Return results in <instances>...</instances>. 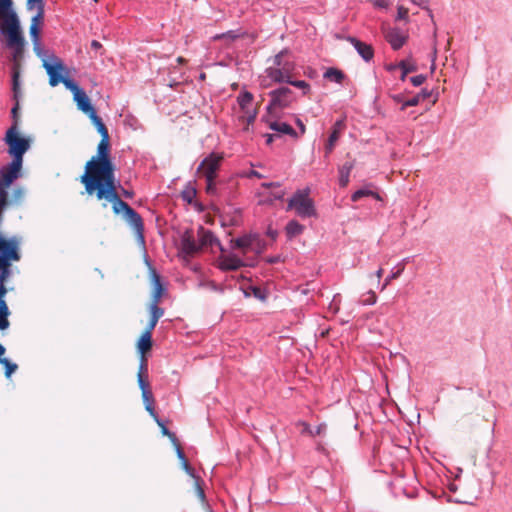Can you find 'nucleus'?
<instances>
[{"mask_svg":"<svg viewBox=\"0 0 512 512\" xmlns=\"http://www.w3.org/2000/svg\"><path fill=\"white\" fill-rule=\"evenodd\" d=\"M114 164L110 157L109 137H101L97 156H93L85 166L81 182L89 195L97 194L102 189H109L115 184Z\"/></svg>","mask_w":512,"mask_h":512,"instance_id":"1","label":"nucleus"},{"mask_svg":"<svg viewBox=\"0 0 512 512\" xmlns=\"http://www.w3.org/2000/svg\"><path fill=\"white\" fill-rule=\"evenodd\" d=\"M96 197L99 200L105 199L111 202L115 214L123 213L124 220L134 230L138 241L142 244L145 243L144 223L141 215L119 197L116 186L100 190L97 192Z\"/></svg>","mask_w":512,"mask_h":512,"instance_id":"2","label":"nucleus"},{"mask_svg":"<svg viewBox=\"0 0 512 512\" xmlns=\"http://www.w3.org/2000/svg\"><path fill=\"white\" fill-rule=\"evenodd\" d=\"M223 157L217 153H211L200 163L197 172H201L206 180V193L210 196L229 199L233 196L231 189H226L222 180L216 181Z\"/></svg>","mask_w":512,"mask_h":512,"instance_id":"3","label":"nucleus"},{"mask_svg":"<svg viewBox=\"0 0 512 512\" xmlns=\"http://www.w3.org/2000/svg\"><path fill=\"white\" fill-rule=\"evenodd\" d=\"M0 32L7 38V46L13 50L12 60L17 63L23 56L25 39L21 32L20 21L16 11L0 15Z\"/></svg>","mask_w":512,"mask_h":512,"instance_id":"4","label":"nucleus"},{"mask_svg":"<svg viewBox=\"0 0 512 512\" xmlns=\"http://www.w3.org/2000/svg\"><path fill=\"white\" fill-rule=\"evenodd\" d=\"M290 54L289 49H282L273 58L274 66L268 67L265 72L268 78L275 83H287L293 78L296 64L293 60L286 58Z\"/></svg>","mask_w":512,"mask_h":512,"instance_id":"5","label":"nucleus"},{"mask_svg":"<svg viewBox=\"0 0 512 512\" xmlns=\"http://www.w3.org/2000/svg\"><path fill=\"white\" fill-rule=\"evenodd\" d=\"M310 189H298L288 200L286 210H294L302 219L317 217V210L313 199L309 197Z\"/></svg>","mask_w":512,"mask_h":512,"instance_id":"6","label":"nucleus"},{"mask_svg":"<svg viewBox=\"0 0 512 512\" xmlns=\"http://www.w3.org/2000/svg\"><path fill=\"white\" fill-rule=\"evenodd\" d=\"M4 142L8 146V154L12 157V160L23 163L24 154L30 149V140L21 137L18 129L11 126L6 131Z\"/></svg>","mask_w":512,"mask_h":512,"instance_id":"7","label":"nucleus"},{"mask_svg":"<svg viewBox=\"0 0 512 512\" xmlns=\"http://www.w3.org/2000/svg\"><path fill=\"white\" fill-rule=\"evenodd\" d=\"M269 103L267 105V111L272 114L277 110H283L290 107L294 102L295 97L293 91L282 86L269 92Z\"/></svg>","mask_w":512,"mask_h":512,"instance_id":"8","label":"nucleus"},{"mask_svg":"<svg viewBox=\"0 0 512 512\" xmlns=\"http://www.w3.org/2000/svg\"><path fill=\"white\" fill-rule=\"evenodd\" d=\"M20 258L18 240L16 238L5 239L0 234V264L19 261Z\"/></svg>","mask_w":512,"mask_h":512,"instance_id":"9","label":"nucleus"},{"mask_svg":"<svg viewBox=\"0 0 512 512\" xmlns=\"http://www.w3.org/2000/svg\"><path fill=\"white\" fill-rule=\"evenodd\" d=\"M23 163L11 160L10 163L0 168V183L11 186L15 180L21 177Z\"/></svg>","mask_w":512,"mask_h":512,"instance_id":"10","label":"nucleus"},{"mask_svg":"<svg viewBox=\"0 0 512 512\" xmlns=\"http://www.w3.org/2000/svg\"><path fill=\"white\" fill-rule=\"evenodd\" d=\"M384 37L395 51L401 49L408 40V34L398 27L387 29Z\"/></svg>","mask_w":512,"mask_h":512,"instance_id":"11","label":"nucleus"},{"mask_svg":"<svg viewBox=\"0 0 512 512\" xmlns=\"http://www.w3.org/2000/svg\"><path fill=\"white\" fill-rule=\"evenodd\" d=\"M43 67L46 69V72L49 75V84L52 87L57 86L59 83H63L65 77L61 75V72L65 69V67L62 61L57 60L54 64H51L48 61L43 60Z\"/></svg>","mask_w":512,"mask_h":512,"instance_id":"12","label":"nucleus"},{"mask_svg":"<svg viewBox=\"0 0 512 512\" xmlns=\"http://www.w3.org/2000/svg\"><path fill=\"white\" fill-rule=\"evenodd\" d=\"M345 128V121L344 119H338L334 123L332 127V131L328 137V140L325 144V157H329V155L332 153V151L335 148L336 142L338 141L342 131Z\"/></svg>","mask_w":512,"mask_h":512,"instance_id":"13","label":"nucleus"},{"mask_svg":"<svg viewBox=\"0 0 512 512\" xmlns=\"http://www.w3.org/2000/svg\"><path fill=\"white\" fill-rule=\"evenodd\" d=\"M347 40L353 45L357 53L364 61L369 62L373 59L374 49L370 44H367L352 36H349Z\"/></svg>","mask_w":512,"mask_h":512,"instance_id":"14","label":"nucleus"},{"mask_svg":"<svg viewBox=\"0 0 512 512\" xmlns=\"http://www.w3.org/2000/svg\"><path fill=\"white\" fill-rule=\"evenodd\" d=\"M12 80H11V91H12V101L13 102H19L21 101L23 97V91L21 88V81H20V71L17 64H14L12 67Z\"/></svg>","mask_w":512,"mask_h":512,"instance_id":"15","label":"nucleus"},{"mask_svg":"<svg viewBox=\"0 0 512 512\" xmlns=\"http://www.w3.org/2000/svg\"><path fill=\"white\" fill-rule=\"evenodd\" d=\"M243 266V260L236 255L221 256L219 259V268L223 271H236Z\"/></svg>","mask_w":512,"mask_h":512,"instance_id":"16","label":"nucleus"},{"mask_svg":"<svg viewBox=\"0 0 512 512\" xmlns=\"http://www.w3.org/2000/svg\"><path fill=\"white\" fill-rule=\"evenodd\" d=\"M73 98L76 102L77 108L83 113L87 114L88 116H90L92 113L96 111L91 103L90 98L84 90L76 94Z\"/></svg>","mask_w":512,"mask_h":512,"instance_id":"17","label":"nucleus"},{"mask_svg":"<svg viewBox=\"0 0 512 512\" xmlns=\"http://www.w3.org/2000/svg\"><path fill=\"white\" fill-rule=\"evenodd\" d=\"M151 278L153 285L152 301L160 302V299L165 291L161 283V277L155 269L151 268Z\"/></svg>","mask_w":512,"mask_h":512,"instance_id":"18","label":"nucleus"},{"mask_svg":"<svg viewBox=\"0 0 512 512\" xmlns=\"http://www.w3.org/2000/svg\"><path fill=\"white\" fill-rule=\"evenodd\" d=\"M201 246L196 243L191 236H184L181 239V252L187 256H192L199 252Z\"/></svg>","mask_w":512,"mask_h":512,"instance_id":"19","label":"nucleus"},{"mask_svg":"<svg viewBox=\"0 0 512 512\" xmlns=\"http://www.w3.org/2000/svg\"><path fill=\"white\" fill-rule=\"evenodd\" d=\"M354 168V162L353 161H347L342 166L339 167L338 173H339V186L344 188L348 185L350 181V173L352 169Z\"/></svg>","mask_w":512,"mask_h":512,"instance_id":"20","label":"nucleus"},{"mask_svg":"<svg viewBox=\"0 0 512 512\" xmlns=\"http://www.w3.org/2000/svg\"><path fill=\"white\" fill-rule=\"evenodd\" d=\"M200 246L201 248L207 246H217L221 251H224V248L222 247L220 240L214 235L213 232L209 230L203 231L200 237Z\"/></svg>","mask_w":512,"mask_h":512,"instance_id":"21","label":"nucleus"},{"mask_svg":"<svg viewBox=\"0 0 512 512\" xmlns=\"http://www.w3.org/2000/svg\"><path fill=\"white\" fill-rule=\"evenodd\" d=\"M305 230V226L299 223L297 220H290L285 226V233L288 240L301 235Z\"/></svg>","mask_w":512,"mask_h":512,"instance_id":"22","label":"nucleus"},{"mask_svg":"<svg viewBox=\"0 0 512 512\" xmlns=\"http://www.w3.org/2000/svg\"><path fill=\"white\" fill-rule=\"evenodd\" d=\"M269 128L281 134L289 135L291 137H297L295 129L285 122L273 121L269 124Z\"/></svg>","mask_w":512,"mask_h":512,"instance_id":"23","label":"nucleus"},{"mask_svg":"<svg viewBox=\"0 0 512 512\" xmlns=\"http://www.w3.org/2000/svg\"><path fill=\"white\" fill-rule=\"evenodd\" d=\"M255 239H256V235H252V234L243 235L241 237L231 240L232 247L238 248L241 250L249 249L252 246Z\"/></svg>","mask_w":512,"mask_h":512,"instance_id":"24","label":"nucleus"},{"mask_svg":"<svg viewBox=\"0 0 512 512\" xmlns=\"http://www.w3.org/2000/svg\"><path fill=\"white\" fill-rule=\"evenodd\" d=\"M363 197H373V198H375L376 200H379V201H381V200H382L381 196H380L377 192H375V191H373V190L369 189L368 187H364V188H361V189L356 190V191L351 195V200H352L353 202H357V201H359L360 199H362Z\"/></svg>","mask_w":512,"mask_h":512,"instance_id":"25","label":"nucleus"},{"mask_svg":"<svg viewBox=\"0 0 512 512\" xmlns=\"http://www.w3.org/2000/svg\"><path fill=\"white\" fill-rule=\"evenodd\" d=\"M323 77L331 82L341 84L346 75L341 70L331 67L324 72Z\"/></svg>","mask_w":512,"mask_h":512,"instance_id":"26","label":"nucleus"},{"mask_svg":"<svg viewBox=\"0 0 512 512\" xmlns=\"http://www.w3.org/2000/svg\"><path fill=\"white\" fill-rule=\"evenodd\" d=\"M89 118L93 122V124L96 126L97 131L101 135V137H109V132L105 124L103 123L102 119L97 115V112L95 111L92 113Z\"/></svg>","mask_w":512,"mask_h":512,"instance_id":"27","label":"nucleus"},{"mask_svg":"<svg viewBox=\"0 0 512 512\" xmlns=\"http://www.w3.org/2000/svg\"><path fill=\"white\" fill-rule=\"evenodd\" d=\"M152 347V334L145 331L138 341V348L141 353H145Z\"/></svg>","mask_w":512,"mask_h":512,"instance_id":"28","label":"nucleus"},{"mask_svg":"<svg viewBox=\"0 0 512 512\" xmlns=\"http://www.w3.org/2000/svg\"><path fill=\"white\" fill-rule=\"evenodd\" d=\"M196 195H197V190L190 182L186 185L185 189L181 192L182 200L188 204L193 203Z\"/></svg>","mask_w":512,"mask_h":512,"instance_id":"29","label":"nucleus"},{"mask_svg":"<svg viewBox=\"0 0 512 512\" xmlns=\"http://www.w3.org/2000/svg\"><path fill=\"white\" fill-rule=\"evenodd\" d=\"M421 101H424L426 99H429V98H432V103L434 104L438 98H439V92L437 89H427V88H423L419 93H418Z\"/></svg>","mask_w":512,"mask_h":512,"instance_id":"30","label":"nucleus"},{"mask_svg":"<svg viewBox=\"0 0 512 512\" xmlns=\"http://www.w3.org/2000/svg\"><path fill=\"white\" fill-rule=\"evenodd\" d=\"M287 84H290L293 87L300 89L303 95L309 94L311 90L310 84L304 80H294L293 78H291L290 80H288Z\"/></svg>","mask_w":512,"mask_h":512,"instance_id":"31","label":"nucleus"},{"mask_svg":"<svg viewBox=\"0 0 512 512\" xmlns=\"http://www.w3.org/2000/svg\"><path fill=\"white\" fill-rule=\"evenodd\" d=\"M252 100L253 95L248 91L240 93L237 97L238 104L242 109H246L251 104Z\"/></svg>","mask_w":512,"mask_h":512,"instance_id":"32","label":"nucleus"},{"mask_svg":"<svg viewBox=\"0 0 512 512\" xmlns=\"http://www.w3.org/2000/svg\"><path fill=\"white\" fill-rule=\"evenodd\" d=\"M63 84L66 87V89L70 90L73 93V97L76 94L83 91V89L79 87L78 83L69 77H65V79L63 80Z\"/></svg>","mask_w":512,"mask_h":512,"instance_id":"33","label":"nucleus"},{"mask_svg":"<svg viewBox=\"0 0 512 512\" xmlns=\"http://www.w3.org/2000/svg\"><path fill=\"white\" fill-rule=\"evenodd\" d=\"M11 263L0 264V283L5 284L12 275Z\"/></svg>","mask_w":512,"mask_h":512,"instance_id":"34","label":"nucleus"},{"mask_svg":"<svg viewBox=\"0 0 512 512\" xmlns=\"http://www.w3.org/2000/svg\"><path fill=\"white\" fill-rule=\"evenodd\" d=\"M143 370H147V363H146L145 359H142V361L140 363V372L138 374V384H139L141 391L149 389V383L142 376Z\"/></svg>","mask_w":512,"mask_h":512,"instance_id":"35","label":"nucleus"},{"mask_svg":"<svg viewBox=\"0 0 512 512\" xmlns=\"http://www.w3.org/2000/svg\"><path fill=\"white\" fill-rule=\"evenodd\" d=\"M151 317L158 320L164 315V309L159 307V302L152 301L150 305Z\"/></svg>","mask_w":512,"mask_h":512,"instance_id":"36","label":"nucleus"},{"mask_svg":"<svg viewBox=\"0 0 512 512\" xmlns=\"http://www.w3.org/2000/svg\"><path fill=\"white\" fill-rule=\"evenodd\" d=\"M19 111H20V103L14 102V105L11 109V118H12L11 126H15V129H18V126H19Z\"/></svg>","mask_w":512,"mask_h":512,"instance_id":"37","label":"nucleus"},{"mask_svg":"<svg viewBox=\"0 0 512 512\" xmlns=\"http://www.w3.org/2000/svg\"><path fill=\"white\" fill-rule=\"evenodd\" d=\"M377 296L374 291L370 290L360 299L361 305H373L376 303Z\"/></svg>","mask_w":512,"mask_h":512,"instance_id":"38","label":"nucleus"},{"mask_svg":"<svg viewBox=\"0 0 512 512\" xmlns=\"http://www.w3.org/2000/svg\"><path fill=\"white\" fill-rule=\"evenodd\" d=\"M12 11H16L13 0H0V15Z\"/></svg>","mask_w":512,"mask_h":512,"instance_id":"39","label":"nucleus"},{"mask_svg":"<svg viewBox=\"0 0 512 512\" xmlns=\"http://www.w3.org/2000/svg\"><path fill=\"white\" fill-rule=\"evenodd\" d=\"M0 364L5 367L6 377H10L11 374L14 373L18 368L17 364L10 362L7 358L3 359Z\"/></svg>","mask_w":512,"mask_h":512,"instance_id":"40","label":"nucleus"},{"mask_svg":"<svg viewBox=\"0 0 512 512\" xmlns=\"http://www.w3.org/2000/svg\"><path fill=\"white\" fill-rule=\"evenodd\" d=\"M421 101L420 97L418 94H416L415 96L405 100L403 102V105H401V110L404 111L407 107H412V106H417Z\"/></svg>","mask_w":512,"mask_h":512,"instance_id":"41","label":"nucleus"},{"mask_svg":"<svg viewBox=\"0 0 512 512\" xmlns=\"http://www.w3.org/2000/svg\"><path fill=\"white\" fill-rule=\"evenodd\" d=\"M341 296L340 294H335L332 301L329 304V310L336 314L340 309Z\"/></svg>","mask_w":512,"mask_h":512,"instance_id":"42","label":"nucleus"},{"mask_svg":"<svg viewBox=\"0 0 512 512\" xmlns=\"http://www.w3.org/2000/svg\"><path fill=\"white\" fill-rule=\"evenodd\" d=\"M35 9L37 10V13L35 16L32 17L31 24H35V26H39L44 19L45 7L35 8Z\"/></svg>","mask_w":512,"mask_h":512,"instance_id":"43","label":"nucleus"},{"mask_svg":"<svg viewBox=\"0 0 512 512\" xmlns=\"http://www.w3.org/2000/svg\"><path fill=\"white\" fill-rule=\"evenodd\" d=\"M251 290H252V294H253V296H254L255 298H257V299H259V300H261V301H265V300H266V298H267V294H266V292H265L263 289H261L260 287L253 286V287L251 288Z\"/></svg>","mask_w":512,"mask_h":512,"instance_id":"44","label":"nucleus"},{"mask_svg":"<svg viewBox=\"0 0 512 512\" xmlns=\"http://www.w3.org/2000/svg\"><path fill=\"white\" fill-rule=\"evenodd\" d=\"M238 177H241V178H263V175L261 173H259L258 171L256 170H249V171H243V172H240L238 174Z\"/></svg>","mask_w":512,"mask_h":512,"instance_id":"45","label":"nucleus"},{"mask_svg":"<svg viewBox=\"0 0 512 512\" xmlns=\"http://www.w3.org/2000/svg\"><path fill=\"white\" fill-rule=\"evenodd\" d=\"M397 66H400V70H405L407 68H413V72L417 70L416 64L412 63L410 58L401 60L399 63H397Z\"/></svg>","mask_w":512,"mask_h":512,"instance_id":"46","label":"nucleus"},{"mask_svg":"<svg viewBox=\"0 0 512 512\" xmlns=\"http://www.w3.org/2000/svg\"><path fill=\"white\" fill-rule=\"evenodd\" d=\"M26 5L28 10H33L34 8L45 7V2L44 0H26Z\"/></svg>","mask_w":512,"mask_h":512,"instance_id":"47","label":"nucleus"},{"mask_svg":"<svg viewBox=\"0 0 512 512\" xmlns=\"http://www.w3.org/2000/svg\"><path fill=\"white\" fill-rule=\"evenodd\" d=\"M29 32H30V36H31L32 42H36V41H38L40 39V28H39V26H35V24H31Z\"/></svg>","mask_w":512,"mask_h":512,"instance_id":"48","label":"nucleus"},{"mask_svg":"<svg viewBox=\"0 0 512 512\" xmlns=\"http://www.w3.org/2000/svg\"><path fill=\"white\" fill-rule=\"evenodd\" d=\"M425 80H426V76L423 74H419V75L410 77V82L415 87L421 86L425 82Z\"/></svg>","mask_w":512,"mask_h":512,"instance_id":"49","label":"nucleus"},{"mask_svg":"<svg viewBox=\"0 0 512 512\" xmlns=\"http://www.w3.org/2000/svg\"><path fill=\"white\" fill-rule=\"evenodd\" d=\"M374 7L386 9L390 6L391 0H370Z\"/></svg>","mask_w":512,"mask_h":512,"instance_id":"50","label":"nucleus"},{"mask_svg":"<svg viewBox=\"0 0 512 512\" xmlns=\"http://www.w3.org/2000/svg\"><path fill=\"white\" fill-rule=\"evenodd\" d=\"M408 18V9L404 6H398L397 8V20H406Z\"/></svg>","mask_w":512,"mask_h":512,"instance_id":"51","label":"nucleus"},{"mask_svg":"<svg viewBox=\"0 0 512 512\" xmlns=\"http://www.w3.org/2000/svg\"><path fill=\"white\" fill-rule=\"evenodd\" d=\"M403 271V268L401 269H398L397 271H393L386 279H385V282L382 286V290L388 285V283L392 280V279H396L398 278L401 273Z\"/></svg>","mask_w":512,"mask_h":512,"instance_id":"52","label":"nucleus"},{"mask_svg":"<svg viewBox=\"0 0 512 512\" xmlns=\"http://www.w3.org/2000/svg\"><path fill=\"white\" fill-rule=\"evenodd\" d=\"M161 430L164 435H167L170 438V440L172 441L173 444H177L178 439H177L175 433L170 432L169 429L166 427V425H162Z\"/></svg>","mask_w":512,"mask_h":512,"instance_id":"53","label":"nucleus"},{"mask_svg":"<svg viewBox=\"0 0 512 512\" xmlns=\"http://www.w3.org/2000/svg\"><path fill=\"white\" fill-rule=\"evenodd\" d=\"M33 48H34V52L36 53L37 56L39 57H43L44 56V50L43 48L41 47V42H40V39L36 42H33Z\"/></svg>","mask_w":512,"mask_h":512,"instance_id":"54","label":"nucleus"},{"mask_svg":"<svg viewBox=\"0 0 512 512\" xmlns=\"http://www.w3.org/2000/svg\"><path fill=\"white\" fill-rule=\"evenodd\" d=\"M182 467L185 470L187 474H189L192 477H195V470L194 468L189 464L188 460L182 462Z\"/></svg>","mask_w":512,"mask_h":512,"instance_id":"55","label":"nucleus"},{"mask_svg":"<svg viewBox=\"0 0 512 512\" xmlns=\"http://www.w3.org/2000/svg\"><path fill=\"white\" fill-rule=\"evenodd\" d=\"M10 322L8 317L0 313V330H5L9 327Z\"/></svg>","mask_w":512,"mask_h":512,"instance_id":"56","label":"nucleus"},{"mask_svg":"<svg viewBox=\"0 0 512 512\" xmlns=\"http://www.w3.org/2000/svg\"><path fill=\"white\" fill-rule=\"evenodd\" d=\"M175 447H176V453H177V457L181 460V462H184L187 460L186 456H185V453L184 451L182 450L179 442L177 441V444H174Z\"/></svg>","mask_w":512,"mask_h":512,"instance_id":"57","label":"nucleus"},{"mask_svg":"<svg viewBox=\"0 0 512 512\" xmlns=\"http://www.w3.org/2000/svg\"><path fill=\"white\" fill-rule=\"evenodd\" d=\"M0 313H2L3 315L5 316H9L10 314V311H9V308L7 306V303L4 299H0Z\"/></svg>","mask_w":512,"mask_h":512,"instance_id":"58","label":"nucleus"},{"mask_svg":"<svg viewBox=\"0 0 512 512\" xmlns=\"http://www.w3.org/2000/svg\"><path fill=\"white\" fill-rule=\"evenodd\" d=\"M24 196V190L22 188H17L13 191V198L15 201H20Z\"/></svg>","mask_w":512,"mask_h":512,"instance_id":"59","label":"nucleus"},{"mask_svg":"<svg viewBox=\"0 0 512 512\" xmlns=\"http://www.w3.org/2000/svg\"><path fill=\"white\" fill-rule=\"evenodd\" d=\"M327 429V425L325 423L319 424L314 432H311L312 435H320L324 433Z\"/></svg>","mask_w":512,"mask_h":512,"instance_id":"60","label":"nucleus"},{"mask_svg":"<svg viewBox=\"0 0 512 512\" xmlns=\"http://www.w3.org/2000/svg\"><path fill=\"white\" fill-rule=\"evenodd\" d=\"M224 37L235 40L238 38V35L235 33V31H228L227 33H223L222 35L217 36L216 38H224Z\"/></svg>","mask_w":512,"mask_h":512,"instance_id":"61","label":"nucleus"},{"mask_svg":"<svg viewBox=\"0 0 512 512\" xmlns=\"http://www.w3.org/2000/svg\"><path fill=\"white\" fill-rule=\"evenodd\" d=\"M157 323H158V320H155L154 318H152V317H151V318H150V321H149V323H148V326H147V328H146V330H145V331H149V333H151V334H152V331H153V330H154V328L156 327Z\"/></svg>","mask_w":512,"mask_h":512,"instance_id":"62","label":"nucleus"},{"mask_svg":"<svg viewBox=\"0 0 512 512\" xmlns=\"http://www.w3.org/2000/svg\"><path fill=\"white\" fill-rule=\"evenodd\" d=\"M385 69H386L388 72L393 73V72H395L397 69H400V66H397V63H389V64H386Z\"/></svg>","mask_w":512,"mask_h":512,"instance_id":"63","label":"nucleus"},{"mask_svg":"<svg viewBox=\"0 0 512 512\" xmlns=\"http://www.w3.org/2000/svg\"><path fill=\"white\" fill-rule=\"evenodd\" d=\"M142 396L145 402L152 401V394L149 389L142 390Z\"/></svg>","mask_w":512,"mask_h":512,"instance_id":"64","label":"nucleus"}]
</instances>
